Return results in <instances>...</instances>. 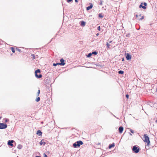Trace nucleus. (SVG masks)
Instances as JSON below:
<instances>
[{
    "label": "nucleus",
    "mask_w": 157,
    "mask_h": 157,
    "mask_svg": "<svg viewBox=\"0 0 157 157\" xmlns=\"http://www.w3.org/2000/svg\"><path fill=\"white\" fill-rule=\"evenodd\" d=\"M65 7L63 6V9H64V16H63V21L64 20L65 21H67H67L66 20L67 17V16H66V17L65 16Z\"/></svg>",
    "instance_id": "obj_6"
},
{
    "label": "nucleus",
    "mask_w": 157,
    "mask_h": 157,
    "mask_svg": "<svg viewBox=\"0 0 157 157\" xmlns=\"http://www.w3.org/2000/svg\"><path fill=\"white\" fill-rule=\"evenodd\" d=\"M72 1V0H69V2Z\"/></svg>",
    "instance_id": "obj_45"
},
{
    "label": "nucleus",
    "mask_w": 157,
    "mask_h": 157,
    "mask_svg": "<svg viewBox=\"0 0 157 157\" xmlns=\"http://www.w3.org/2000/svg\"><path fill=\"white\" fill-rule=\"evenodd\" d=\"M126 96V97L127 98H128V97H129V95L128 94H126L125 96Z\"/></svg>",
    "instance_id": "obj_31"
},
{
    "label": "nucleus",
    "mask_w": 157,
    "mask_h": 157,
    "mask_svg": "<svg viewBox=\"0 0 157 157\" xmlns=\"http://www.w3.org/2000/svg\"><path fill=\"white\" fill-rule=\"evenodd\" d=\"M36 134L39 136H41L42 134V132L40 130H38L37 131Z\"/></svg>",
    "instance_id": "obj_12"
},
{
    "label": "nucleus",
    "mask_w": 157,
    "mask_h": 157,
    "mask_svg": "<svg viewBox=\"0 0 157 157\" xmlns=\"http://www.w3.org/2000/svg\"><path fill=\"white\" fill-rule=\"evenodd\" d=\"M138 15L137 14H136V17H138Z\"/></svg>",
    "instance_id": "obj_42"
},
{
    "label": "nucleus",
    "mask_w": 157,
    "mask_h": 157,
    "mask_svg": "<svg viewBox=\"0 0 157 157\" xmlns=\"http://www.w3.org/2000/svg\"><path fill=\"white\" fill-rule=\"evenodd\" d=\"M130 135L132 136V134L131 133H130Z\"/></svg>",
    "instance_id": "obj_47"
},
{
    "label": "nucleus",
    "mask_w": 157,
    "mask_h": 157,
    "mask_svg": "<svg viewBox=\"0 0 157 157\" xmlns=\"http://www.w3.org/2000/svg\"><path fill=\"white\" fill-rule=\"evenodd\" d=\"M64 61H65V60L63 59V58L61 59H60V65L64 66L65 64Z\"/></svg>",
    "instance_id": "obj_8"
},
{
    "label": "nucleus",
    "mask_w": 157,
    "mask_h": 157,
    "mask_svg": "<svg viewBox=\"0 0 157 157\" xmlns=\"http://www.w3.org/2000/svg\"><path fill=\"white\" fill-rule=\"evenodd\" d=\"M40 98L39 97H38L36 99V101L37 102H38L40 101Z\"/></svg>",
    "instance_id": "obj_20"
},
{
    "label": "nucleus",
    "mask_w": 157,
    "mask_h": 157,
    "mask_svg": "<svg viewBox=\"0 0 157 157\" xmlns=\"http://www.w3.org/2000/svg\"><path fill=\"white\" fill-rule=\"evenodd\" d=\"M11 50L12 51V52L13 53H14L15 52V49H14V48L13 47H11Z\"/></svg>",
    "instance_id": "obj_22"
},
{
    "label": "nucleus",
    "mask_w": 157,
    "mask_h": 157,
    "mask_svg": "<svg viewBox=\"0 0 157 157\" xmlns=\"http://www.w3.org/2000/svg\"><path fill=\"white\" fill-rule=\"evenodd\" d=\"M40 70L39 69H38L36 70L35 71V75L36 77L38 78H40L42 77V75L41 74L38 75L37 73H40Z\"/></svg>",
    "instance_id": "obj_3"
},
{
    "label": "nucleus",
    "mask_w": 157,
    "mask_h": 157,
    "mask_svg": "<svg viewBox=\"0 0 157 157\" xmlns=\"http://www.w3.org/2000/svg\"><path fill=\"white\" fill-rule=\"evenodd\" d=\"M92 54H94L95 55L97 54V52L96 51L93 52L92 53Z\"/></svg>",
    "instance_id": "obj_23"
},
{
    "label": "nucleus",
    "mask_w": 157,
    "mask_h": 157,
    "mask_svg": "<svg viewBox=\"0 0 157 157\" xmlns=\"http://www.w3.org/2000/svg\"><path fill=\"white\" fill-rule=\"evenodd\" d=\"M132 150L136 153H137L140 151V149L137 146H134L133 147Z\"/></svg>",
    "instance_id": "obj_4"
},
{
    "label": "nucleus",
    "mask_w": 157,
    "mask_h": 157,
    "mask_svg": "<svg viewBox=\"0 0 157 157\" xmlns=\"http://www.w3.org/2000/svg\"><path fill=\"white\" fill-rule=\"evenodd\" d=\"M144 142L147 143V145H149L150 141H149V138L148 136H147V134H144Z\"/></svg>",
    "instance_id": "obj_2"
},
{
    "label": "nucleus",
    "mask_w": 157,
    "mask_h": 157,
    "mask_svg": "<svg viewBox=\"0 0 157 157\" xmlns=\"http://www.w3.org/2000/svg\"><path fill=\"white\" fill-rule=\"evenodd\" d=\"M44 157H48L47 155L45 154V153L44 154Z\"/></svg>",
    "instance_id": "obj_30"
},
{
    "label": "nucleus",
    "mask_w": 157,
    "mask_h": 157,
    "mask_svg": "<svg viewBox=\"0 0 157 157\" xmlns=\"http://www.w3.org/2000/svg\"><path fill=\"white\" fill-rule=\"evenodd\" d=\"M126 58L128 60L130 59L131 58L130 55L128 53H127L126 54Z\"/></svg>",
    "instance_id": "obj_9"
},
{
    "label": "nucleus",
    "mask_w": 157,
    "mask_h": 157,
    "mask_svg": "<svg viewBox=\"0 0 157 157\" xmlns=\"http://www.w3.org/2000/svg\"><path fill=\"white\" fill-rule=\"evenodd\" d=\"M119 132L120 133H121L123 131L124 129L123 127L122 126H120L119 128Z\"/></svg>",
    "instance_id": "obj_10"
},
{
    "label": "nucleus",
    "mask_w": 157,
    "mask_h": 157,
    "mask_svg": "<svg viewBox=\"0 0 157 157\" xmlns=\"http://www.w3.org/2000/svg\"><path fill=\"white\" fill-rule=\"evenodd\" d=\"M99 35V34L98 33H97L96 34V36H98Z\"/></svg>",
    "instance_id": "obj_43"
},
{
    "label": "nucleus",
    "mask_w": 157,
    "mask_h": 157,
    "mask_svg": "<svg viewBox=\"0 0 157 157\" xmlns=\"http://www.w3.org/2000/svg\"><path fill=\"white\" fill-rule=\"evenodd\" d=\"M92 55V53H90L88 54V55L87 56L88 57H90Z\"/></svg>",
    "instance_id": "obj_21"
},
{
    "label": "nucleus",
    "mask_w": 157,
    "mask_h": 157,
    "mask_svg": "<svg viewBox=\"0 0 157 157\" xmlns=\"http://www.w3.org/2000/svg\"><path fill=\"white\" fill-rule=\"evenodd\" d=\"M31 56H32V58L33 59H35V56L34 54H32Z\"/></svg>",
    "instance_id": "obj_25"
},
{
    "label": "nucleus",
    "mask_w": 157,
    "mask_h": 157,
    "mask_svg": "<svg viewBox=\"0 0 157 157\" xmlns=\"http://www.w3.org/2000/svg\"><path fill=\"white\" fill-rule=\"evenodd\" d=\"M75 2H78V0H75Z\"/></svg>",
    "instance_id": "obj_41"
},
{
    "label": "nucleus",
    "mask_w": 157,
    "mask_h": 157,
    "mask_svg": "<svg viewBox=\"0 0 157 157\" xmlns=\"http://www.w3.org/2000/svg\"><path fill=\"white\" fill-rule=\"evenodd\" d=\"M129 34H127V35H126V36L127 37H129Z\"/></svg>",
    "instance_id": "obj_38"
},
{
    "label": "nucleus",
    "mask_w": 157,
    "mask_h": 157,
    "mask_svg": "<svg viewBox=\"0 0 157 157\" xmlns=\"http://www.w3.org/2000/svg\"><path fill=\"white\" fill-rule=\"evenodd\" d=\"M92 7H93V5H92V4H91L89 6H88L87 7H86V10H89L90 9L92 8Z\"/></svg>",
    "instance_id": "obj_15"
},
{
    "label": "nucleus",
    "mask_w": 157,
    "mask_h": 157,
    "mask_svg": "<svg viewBox=\"0 0 157 157\" xmlns=\"http://www.w3.org/2000/svg\"><path fill=\"white\" fill-rule=\"evenodd\" d=\"M112 41H109V43H112Z\"/></svg>",
    "instance_id": "obj_39"
},
{
    "label": "nucleus",
    "mask_w": 157,
    "mask_h": 157,
    "mask_svg": "<svg viewBox=\"0 0 157 157\" xmlns=\"http://www.w3.org/2000/svg\"><path fill=\"white\" fill-rule=\"evenodd\" d=\"M1 118V117H0V119Z\"/></svg>",
    "instance_id": "obj_48"
},
{
    "label": "nucleus",
    "mask_w": 157,
    "mask_h": 157,
    "mask_svg": "<svg viewBox=\"0 0 157 157\" xmlns=\"http://www.w3.org/2000/svg\"><path fill=\"white\" fill-rule=\"evenodd\" d=\"M97 29L99 31H100V26H99L98 28H97Z\"/></svg>",
    "instance_id": "obj_29"
},
{
    "label": "nucleus",
    "mask_w": 157,
    "mask_h": 157,
    "mask_svg": "<svg viewBox=\"0 0 157 157\" xmlns=\"http://www.w3.org/2000/svg\"><path fill=\"white\" fill-rule=\"evenodd\" d=\"M106 45L107 46V48H110V45L108 42L106 44Z\"/></svg>",
    "instance_id": "obj_24"
},
{
    "label": "nucleus",
    "mask_w": 157,
    "mask_h": 157,
    "mask_svg": "<svg viewBox=\"0 0 157 157\" xmlns=\"http://www.w3.org/2000/svg\"><path fill=\"white\" fill-rule=\"evenodd\" d=\"M118 73L119 74H123L124 73V71H123L120 70L118 71Z\"/></svg>",
    "instance_id": "obj_18"
},
{
    "label": "nucleus",
    "mask_w": 157,
    "mask_h": 157,
    "mask_svg": "<svg viewBox=\"0 0 157 157\" xmlns=\"http://www.w3.org/2000/svg\"><path fill=\"white\" fill-rule=\"evenodd\" d=\"M142 4L141 3V4L139 6V7L140 8H143L144 9H146V7L145 6H143L142 5Z\"/></svg>",
    "instance_id": "obj_16"
},
{
    "label": "nucleus",
    "mask_w": 157,
    "mask_h": 157,
    "mask_svg": "<svg viewBox=\"0 0 157 157\" xmlns=\"http://www.w3.org/2000/svg\"><path fill=\"white\" fill-rule=\"evenodd\" d=\"M16 50H17V51H18L19 52H20L21 51V50L19 49H17L16 48Z\"/></svg>",
    "instance_id": "obj_37"
},
{
    "label": "nucleus",
    "mask_w": 157,
    "mask_h": 157,
    "mask_svg": "<svg viewBox=\"0 0 157 157\" xmlns=\"http://www.w3.org/2000/svg\"><path fill=\"white\" fill-rule=\"evenodd\" d=\"M53 66H57V64H56V63H54L53 64Z\"/></svg>",
    "instance_id": "obj_32"
},
{
    "label": "nucleus",
    "mask_w": 157,
    "mask_h": 157,
    "mask_svg": "<svg viewBox=\"0 0 157 157\" xmlns=\"http://www.w3.org/2000/svg\"><path fill=\"white\" fill-rule=\"evenodd\" d=\"M98 16L100 18H103L104 17V16L101 13H100L98 14Z\"/></svg>",
    "instance_id": "obj_19"
},
{
    "label": "nucleus",
    "mask_w": 157,
    "mask_h": 157,
    "mask_svg": "<svg viewBox=\"0 0 157 157\" xmlns=\"http://www.w3.org/2000/svg\"><path fill=\"white\" fill-rule=\"evenodd\" d=\"M35 157H41L40 156H36Z\"/></svg>",
    "instance_id": "obj_44"
},
{
    "label": "nucleus",
    "mask_w": 157,
    "mask_h": 157,
    "mask_svg": "<svg viewBox=\"0 0 157 157\" xmlns=\"http://www.w3.org/2000/svg\"><path fill=\"white\" fill-rule=\"evenodd\" d=\"M139 16H141V14H140V15H139Z\"/></svg>",
    "instance_id": "obj_49"
},
{
    "label": "nucleus",
    "mask_w": 157,
    "mask_h": 157,
    "mask_svg": "<svg viewBox=\"0 0 157 157\" xmlns=\"http://www.w3.org/2000/svg\"><path fill=\"white\" fill-rule=\"evenodd\" d=\"M144 6H146L147 5V4L146 3V2H144Z\"/></svg>",
    "instance_id": "obj_33"
},
{
    "label": "nucleus",
    "mask_w": 157,
    "mask_h": 157,
    "mask_svg": "<svg viewBox=\"0 0 157 157\" xmlns=\"http://www.w3.org/2000/svg\"><path fill=\"white\" fill-rule=\"evenodd\" d=\"M130 131L132 133H134V130L131 129L130 130Z\"/></svg>",
    "instance_id": "obj_27"
},
{
    "label": "nucleus",
    "mask_w": 157,
    "mask_h": 157,
    "mask_svg": "<svg viewBox=\"0 0 157 157\" xmlns=\"http://www.w3.org/2000/svg\"><path fill=\"white\" fill-rule=\"evenodd\" d=\"M7 124L6 123H0V129H4L6 128Z\"/></svg>",
    "instance_id": "obj_5"
},
{
    "label": "nucleus",
    "mask_w": 157,
    "mask_h": 157,
    "mask_svg": "<svg viewBox=\"0 0 157 157\" xmlns=\"http://www.w3.org/2000/svg\"><path fill=\"white\" fill-rule=\"evenodd\" d=\"M86 25V23L83 21H81L80 25L82 26H84Z\"/></svg>",
    "instance_id": "obj_13"
},
{
    "label": "nucleus",
    "mask_w": 157,
    "mask_h": 157,
    "mask_svg": "<svg viewBox=\"0 0 157 157\" xmlns=\"http://www.w3.org/2000/svg\"><path fill=\"white\" fill-rule=\"evenodd\" d=\"M115 146V144L114 143H113L112 144H110L109 146V148L110 149L112 147H114Z\"/></svg>",
    "instance_id": "obj_14"
},
{
    "label": "nucleus",
    "mask_w": 157,
    "mask_h": 157,
    "mask_svg": "<svg viewBox=\"0 0 157 157\" xmlns=\"http://www.w3.org/2000/svg\"><path fill=\"white\" fill-rule=\"evenodd\" d=\"M44 140L43 139L40 142V145H45L46 144V143L44 141Z\"/></svg>",
    "instance_id": "obj_11"
},
{
    "label": "nucleus",
    "mask_w": 157,
    "mask_h": 157,
    "mask_svg": "<svg viewBox=\"0 0 157 157\" xmlns=\"http://www.w3.org/2000/svg\"><path fill=\"white\" fill-rule=\"evenodd\" d=\"M9 121V119H6L5 120V122H7L8 121Z\"/></svg>",
    "instance_id": "obj_28"
},
{
    "label": "nucleus",
    "mask_w": 157,
    "mask_h": 157,
    "mask_svg": "<svg viewBox=\"0 0 157 157\" xmlns=\"http://www.w3.org/2000/svg\"><path fill=\"white\" fill-rule=\"evenodd\" d=\"M144 19V16H143L141 18H140V20H143V19Z\"/></svg>",
    "instance_id": "obj_34"
},
{
    "label": "nucleus",
    "mask_w": 157,
    "mask_h": 157,
    "mask_svg": "<svg viewBox=\"0 0 157 157\" xmlns=\"http://www.w3.org/2000/svg\"><path fill=\"white\" fill-rule=\"evenodd\" d=\"M40 90H39L38 91V92H37V96H38L39 95V94H40Z\"/></svg>",
    "instance_id": "obj_26"
},
{
    "label": "nucleus",
    "mask_w": 157,
    "mask_h": 157,
    "mask_svg": "<svg viewBox=\"0 0 157 157\" xmlns=\"http://www.w3.org/2000/svg\"><path fill=\"white\" fill-rule=\"evenodd\" d=\"M67 0V2H69V0Z\"/></svg>",
    "instance_id": "obj_46"
},
{
    "label": "nucleus",
    "mask_w": 157,
    "mask_h": 157,
    "mask_svg": "<svg viewBox=\"0 0 157 157\" xmlns=\"http://www.w3.org/2000/svg\"><path fill=\"white\" fill-rule=\"evenodd\" d=\"M22 147V146L21 144H19L17 146V148L20 149Z\"/></svg>",
    "instance_id": "obj_17"
},
{
    "label": "nucleus",
    "mask_w": 157,
    "mask_h": 157,
    "mask_svg": "<svg viewBox=\"0 0 157 157\" xmlns=\"http://www.w3.org/2000/svg\"><path fill=\"white\" fill-rule=\"evenodd\" d=\"M83 142L81 140L77 141L73 144V146L75 148L79 147L81 145L83 144Z\"/></svg>",
    "instance_id": "obj_1"
},
{
    "label": "nucleus",
    "mask_w": 157,
    "mask_h": 157,
    "mask_svg": "<svg viewBox=\"0 0 157 157\" xmlns=\"http://www.w3.org/2000/svg\"><path fill=\"white\" fill-rule=\"evenodd\" d=\"M124 60V58H123L122 59V61H123Z\"/></svg>",
    "instance_id": "obj_40"
},
{
    "label": "nucleus",
    "mask_w": 157,
    "mask_h": 157,
    "mask_svg": "<svg viewBox=\"0 0 157 157\" xmlns=\"http://www.w3.org/2000/svg\"><path fill=\"white\" fill-rule=\"evenodd\" d=\"M14 142L13 140H9L8 142V144L9 146H13V143Z\"/></svg>",
    "instance_id": "obj_7"
},
{
    "label": "nucleus",
    "mask_w": 157,
    "mask_h": 157,
    "mask_svg": "<svg viewBox=\"0 0 157 157\" xmlns=\"http://www.w3.org/2000/svg\"><path fill=\"white\" fill-rule=\"evenodd\" d=\"M99 5H102V1L101 2H100V3L99 4Z\"/></svg>",
    "instance_id": "obj_35"
},
{
    "label": "nucleus",
    "mask_w": 157,
    "mask_h": 157,
    "mask_svg": "<svg viewBox=\"0 0 157 157\" xmlns=\"http://www.w3.org/2000/svg\"><path fill=\"white\" fill-rule=\"evenodd\" d=\"M56 64H57V65H60V63H57Z\"/></svg>",
    "instance_id": "obj_36"
}]
</instances>
